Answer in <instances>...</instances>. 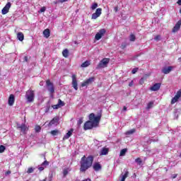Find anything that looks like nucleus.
<instances>
[{
    "label": "nucleus",
    "instance_id": "25",
    "mask_svg": "<svg viewBox=\"0 0 181 181\" xmlns=\"http://www.w3.org/2000/svg\"><path fill=\"white\" fill-rule=\"evenodd\" d=\"M136 130L135 129H132L131 130L126 132L125 135H132V134H134V132H136Z\"/></svg>",
    "mask_w": 181,
    "mask_h": 181
},
{
    "label": "nucleus",
    "instance_id": "28",
    "mask_svg": "<svg viewBox=\"0 0 181 181\" xmlns=\"http://www.w3.org/2000/svg\"><path fill=\"white\" fill-rule=\"evenodd\" d=\"M107 32V30H105V29L102 28L99 30V32L98 33H99L100 35L103 36H104V35H105V33Z\"/></svg>",
    "mask_w": 181,
    "mask_h": 181
},
{
    "label": "nucleus",
    "instance_id": "51",
    "mask_svg": "<svg viewBox=\"0 0 181 181\" xmlns=\"http://www.w3.org/2000/svg\"><path fill=\"white\" fill-rule=\"evenodd\" d=\"M67 1H69V0H59V2L61 4H63L64 2H67Z\"/></svg>",
    "mask_w": 181,
    "mask_h": 181
},
{
    "label": "nucleus",
    "instance_id": "4",
    "mask_svg": "<svg viewBox=\"0 0 181 181\" xmlns=\"http://www.w3.org/2000/svg\"><path fill=\"white\" fill-rule=\"evenodd\" d=\"M109 63V58H103L102 60L100 61V62L97 65L96 69L99 70V69H105V67H107Z\"/></svg>",
    "mask_w": 181,
    "mask_h": 181
},
{
    "label": "nucleus",
    "instance_id": "21",
    "mask_svg": "<svg viewBox=\"0 0 181 181\" xmlns=\"http://www.w3.org/2000/svg\"><path fill=\"white\" fill-rule=\"evenodd\" d=\"M101 164L100 163H95L93 165V169L95 170V172H98V170H101Z\"/></svg>",
    "mask_w": 181,
    "mask_h": 181
},
{
    "label": "nucleus",
    "instance_id": "24",
    "mask_svg": "<svg viewBox=\"0 0 181 181\" xmlns=\"http://www.w3.org/2000/svg\"><path fill=\"white\" fill-rule=\"evenodd\" d=\"M129 175V172L126 171L124 175H122V177L120 181H125V179L128 177V175Z\"/></svg>",
    "mask_w": 181,
    "mask_h": 181
},
{
    "label": "nucleus",
    "instance_id": "53",
    "mask_svg": "<svg viewBox=\"0 0 181 181\" xmlns=\"http://www.w3.org/2000/svg\"><path fill=\"white\" fill-rule=\"evenodd\" d=\"M151 142H158V139H151Z\"/></svg>",
    "mask_w": 181,
    "mask_h": 181
},
{
    "label": "nucleus",
    "instance_id": "6",
    "mask_svg": "<svg viewBox=\"0 0 181 181\" xmlns=\"http://www.w3.org/2000/svg\"><path fill=\"white\" fill-rule=\"evenodd\" d=\"M95 80V78L94 76L90 77L86 81H83V83H81V87H87V86H90V84H93L94 83V81Z\"/></svg>",
    "mask_w": 181,
    "mask_h": 181
},
{
    "label": "nucleus",
    "instance_id": "42",
    "mask_svg": "<svg viewBox=\"0 0 181 181\" xmlns=\"http://www.w3.org/2000/svg\"><path fill=\"white\" fill-rule=\"evenodd\" d=\"M138 70H139L138 68L133 69L132 71V74H135L138 71Z\"/></svg>",
    "mask_w": 181,
    "mask_h": 181
},
{
    "label": "nucleus",
    "instance_id": "31",
    "mask_svg": "<svg viewBox=\"0 0 181 181\" xmlns=\"http://www.w3.org/2000/svg\"><path fill=\"white\" fill-rule=\"evenodd\" d=\"M127 148H123L120 151V156H125V153H127Z\"/></svg>",
    "mask_w": 181,
    "mask_h": 181
},
{
    "label": "nucleus",
    "instance_id": "2",
    "mask_svg": "<svg viewBox=\"0 0 181 181\" xmlns=\"http://www.w3.org/2000/svg\"><path fill=\"white\" fill-rule=\"evenodd\" d=\"M93 162H94V157L93 156H88L87 158L83 156L81 159V172H86L88 169H90L93 166Z\"/></svg>",
    "mask_w": 181,
    "mask_h": 181
},
{
    "label": "nucleus",
    "instance_id": "29",
    "mask_svg": "<svg viewBox=\"0 0 181 181\" xmlns=\"http://www.w3.org/2000/svg\"><path fill=\"white\" fill-rule=\"evenodd\" d=\"M153 107V102H149L147 105L146 110H151Z\"/></svg>",
    "mask_w": 181,
    "mask_h": 181
},
{
    "label": "nucleus",
    "instance_id": "38",
    "mask_svg": "<svg viewBox=\"0 0 181 181\" xmlns=\"http://www.w3.org/2000/svg\"><path fill=\"white\" fill-rule=\"evenodd\" d=\"M135 162L139 165H141L142 163V160L141 159V158H137L135 159Z\"/></svg>",
    "mask_w": 181,
    "mask_h": 181
},
{
    "label": "nucleus",
    "instance_id": "1",
    "mask_svg": "<svg viewBox=\"0 0 181 181\" xmlns=\"http://www.w3.org/2000/svg\"><path fill=\"white\" fill-rule=\"evenodd\" d=\"M103 116L101 112L98 114L95 117L94 113H90L89 115V120L86 122L83 125L84 131H88V129H93L94 127H98L100 121H101V117Z\"/></svg>",
    "mask_w": 181,
    "mask_h": 181
},
{
    "label": "nucleus",
    "instance_id": "32",
    "mask_svg": "<svg viewBox=\"0 0 181 181\" xmlns=\"http://www.w3.org/2000/svg\"><path fill=\"white\" fill-rule=\"evenodd\" d=\"M57 104L61 107H64V102H63L61 99L58 100V103Z\"/></svg>",
    "mask_w": 181,
    "mask_h": 181
},
{
    "label": "nucleus",
    "instance_id": "40",
    "mask_svg": "<svg viewBox=\"0 0 181 181\" xmlns=\"http://www.w3.org/2000/svg\"><path fill=\"white\" fill-rule=\"evenodd\" d=\"M81 124H83V117H81V118L78 119V122H77L78 127H80V125H81Z\"/></svg>",
    "mask_w": 181,
    "mask_h": 181
},
{
    "label": "nucleus",
    "instance_id": "14",
    "mask_svg": "<svg viewBox=\"0 0 181 181\" xmlns=\"http://www.w3.org/2000/svg\"><path fill=\"white\" fill-rule=\"evenodd\" d=\"M17 129H21V132H23V134H26V130L28 129V127H26V124H22L17 125Z\"/></svg>",
    "mask_w": 181,
    "mask_h": 181
},
{
    "label": "nucleus",
    "instance_id": "18",
    "mask_svg": "<svg viewBox=\"0 0 181 181\" xmlns=\"http://www.w3.org/2000/svg\"><path fill=\"white\" fill-rule=\"evenodd\" d=\"M42 35H44V37L49 39V37H50V30L49 28L44 30Z\"/></svg>",
    "mask_w": 181,
    "mask_h": 181
},
{
    "label": "nucleus",
    "instance_id": "49",
    "mask_svg": "<svg viewBox=\"0 0 181 181\" xmlns=\"http://www.w3.org/2000/svg\"><path fill=\"white\" fill-rule=\"evenodd\" d=\"M177 177V174H174L173 176H172V179H176Z\"/></svg>",
    "mask_w": 181,
    "mask_h": 181
},
{
    "label": "nucleus",
    "instance_id": "39",
    "mask_svg": "<svg viewBox=\"0 0 181 181\" xmlns=\"http://www.w3.org/2000/svg\"><path fill=\"white\" fill-rule=\"evenodd\" d=\"M145 80H146V78H141L139 81V84L142 86L145 83Z\"/></svg>",
    "mask_w": 181,
    "mask_h": 181
},
{
    "label": "nucleus",
    "instance_id": "33",
    "mask_svg": "<svg viewBox=\"0 0 181 181\" xmlns=\"http://www.w3.org/2000/svg\"><path fill=\"white\" fill-rule=\"evenodd\" d=\"M35 172V168L33 167L28 168L27 173H33Z\"/></svg>",
    "mask_w": 181,
    "mask_h": 181
},
{
    "label": "nucleus",
    "instance_id": "13",
    "mask_svg": "<svg viewBox=\"0 0 181 181\" xmlns=\"http://www.w3.org/2000/svg\"><path fill=\"white\" fill-rule=\"evenodd\" d=\"M108 152H110V148L103 147L100 150L99 155H100V156H104L105 155H108Z\"/></svg>",
    "mask_w": 181,
    "mask_h": 181
},
{
    "label": "nucleus",
    "instance_id": "20",
    "mask_svg": "<svg viewBox=\"0 0 181 181\" xmlns=\"http://www.w3.org/2000/svg\"><path fill=\"white\" fill-rule=\"evenodd\" d=\"M17 39L20 40V42H23V40L25 39V35H23V33L22 32L18 33Z\"/></svg>",
    "mask_w": 181,
    "mask_h": 181
},
{
    "label": "nucleus",
    "instance_id": "50",
    "mask_svg": "<svg viewBox=\"0 0 181 181\" xmlns=\"http://www.w3.org/2000/svg\"><path fill=\"white\" fill-rule=\"evenodd\" d=\"M114 11H115V13L118 12V6H115L114 8Z\"/></svg>",
    "mask_w": 181,
    "mask_h": 181
},
{
    "label": "nucleus",
    "instance_id": "17",
    "mask_svg": "<svg viewBox=\"0 0 181 181\" xmlns=\"http://www.w3.org/2000/svg\"><path fill=\"white\" fill-rule=\"evenodd\" d=\"M74 131V129H71L66 134L65 136H64L63 137V140L64 141L65 139H69V138H70V136H71L73 135V132Z\"/></svg>",
    "mask_w": 181,
    "mask_h": 181
},
{
    "label": "nucleus",
    "instance_id": "10",
    "mask_svg": "<svg viewBox=\"0 0 181 181\" xmlns=\"http://www.w3.org/2000/svg\"><path fill=\"white\" fill-rule=\"evenodd\" d=\"M102 11H103V8H97L95 12L92 14L91 19H97V18H100V16H101Z\"/></svg>",
    "mask_w": 181,
    "mask_h": 181
},
{
    "label": "nucleus",
    "instance_id": "43",
    "mask_svg": "<svg viewBox=\"0 0 181 181\" xmlns=\"http://www.w3.org/2000/svg\"><path fill=\"white\" fill-rule=\"evenodd\" d=\"M46 11V7H42L40 10V12L41 13H42V12H45Z\"/></svg>",
    "mask_w": 181,
    "mask_h": 181
},
{
    "label": "nucleus",
    "instance_id": "45",
    "mask_svg": "<svg viewBox=\"0 0 181 181\" xmlns=\"http://www.w3.org/2000/svg\"><path fill=\"white\" fill-rule=\"evenodd\" d=\"M159 39H160V35H156V36L154 37V40H159Z\"/></svg>",
    "mask_w": 181,
    "mask_h": 181
},
{
    "label": "nucleus",
    "instance_id": "47",
    "mask_svg": "<svg viewBox=\"0 0 181 181\" xmlns=\"http://www.w3.org/2000/svg\"><path fill=\"white\" fill-rule=\"evenodd\" d=\"M132 86H134V81H132L129 83V87H132Z\"/></svg>",
    "mask_w": 181,
    "mask_h": 181
},
{
    "label": "nucleus",
    "instance_id": "12",
    "mask_svg": "<svg viewBox=\"0 0 181 181\" xmlns=\"http://www.w3.org/2000/svg\"><path fill=\"white\" fill-rule=\"evenodd\" d=\"M160 86H162V83H155L153 86L150 88L151 91H158L160 89Z\"/></svg>",
    "mask_w": 181,
    "mask_h": 181
},
{
    "label": "nucleus",
    "instance_id": "57",
    "mask_svg": "<svg viewBox=\"0 0 181 181\" xmlns=\"http://www.w3.org/2000/svg\"><path fill=\"white\" fill-rule=\"evenodd\" d=\"M54 4H57V1L54 2Z\"/></svg>",
    "mask_w": 181,
    "mask_h": 181
},
{
    "label": "nucleus",
    "instance_id": "11",
    "mask_svg": "<svg viewBox=\"0 0 181 181\" xmlns=\"http://www.w3.org/2000/svg\"><path fill=\"white\" fill-rule=\"evenodd\" d=\"M172 70H173V66H170L168 67H163L161 70L162 73H163V74H169V73H170V71H172Z\"/></svg>",
    "mask_w": 181,
    "mask_h": 181
},
{
    "label": "nucleus",
    "instance_id": "19",
    "mask_svg": "<svg viewBox=\"0 0 181 181\" xmlns=\"http://www.w3.org/2000/svg\"><path fill=\"white\" fill-rule=\"evenodd\" d=\"M69 172H71V168H64L62 171L63 177H66L67 175H69Z\"/></svg>",
    "mask_w": 181,
    "mask_h": 181
},
{
    "label": "nucleus",
    "instance_id": "55",
    "mask_svg": "<svg viewBox=\"0 0 181 181\" xmlns=\"http://www.w3.org/2000/svg\"><path fill=\"white\" fill-rule=\"evenodd\" d=\"M123 111H127V107H126V106H124V107H123Z\"/></svg>",
    "mask_w": 181,
    "mask_h": 181
},
{
    "label": "nucleus",
    "instance_id": "36",
    "mask_svg": "<svg viewBox=\"0 0 181 181\" xmlns=\"http://www.w3.org/2000/svg\"><path fill=\"white\" fill-rule=\"evenodd\" d=\"M101 37H102V35H101L99 33H98L95 35V39L96 40H100V39H101Z\"/></svg>",
    "mask_w": 181,
    "mask_h": 181
},
{
    "label": "nucleus",
    "instance_id": "48",
    "mask_svg": "<svg viewBox=\"0 0 181 181\" xmlns=\"http://www.w3.org/2000/svg\"><path fill=\"white\" fill-rule=\"evenodd\" d=\"M11 170H8L6 172L5 175L6 176H8V175H11Z\"/></svg>",
    "mask_w": 181,
    "mask_h": 181
},
{
    "label": "nucleus",
    "instance_id": "56",
    "mask_svg": "<svg viewBox=\"0 0 181 181\" xmlns=\"http://www.w3.org/2000/svg\"><path fill=\"white\" fill-rule=\"evenodd\" d=\"M180 13L181 14V8H180Z\"/></svg>",
    "mask_w": 181,
    "mask_h": 181
},
{
    "label": "nucleus",
    "instance_id": "22",
    "mask_svg": "<svg viewBox=\"0 0 181 181\" xmlns=\"http://www.w3.org/2000/svg\"><path fill=\"white\" fill-rule=\"evenodd\" d=\"M50 134H52V136H56V135H59V134H60V132L57 129L52 130L50 132Z\"/></svg>",
    "mask_w": 181,
    "mask_h": 181
},
{
    "label": "nucleus",
    "instance_id": "46",
    "mask_svg": "<svg viewBox=\"0 0 181 181\" xmlns=\"http://www.w3.org/2000/svg\"><path fill=\"white\" fill-rule=\"evenodd\" d=\"M38 170H39L40 172H42V170H45V167H42V166L40 167V168H38Z\"/></svg>",
    "mask_w": 181,
    "mask_h": 181
},
{
    "label": "nucleus",
    "instance_id": "27",
    "mask_svg": "<svg viewBox=\"0 0 181 181\" xmlns=\"http://www.w3.org/2000/svg\"><path fill=\"white\" fill-rule=\"evenodd\" d=\"M35 132L39 133V132H40V131H42V127L37 124L35 127Z\"/></svg>",
    "mask_w": 181,
    "mask_h": 181
},
{
    "label": "nucleus",
    "instance_id": "37",
    "mask_svg": "<svg viewBox=\"0 0 181 181\" xmlns=\"http://www.w3.org/2000/svg\"><path fill=\"white\" fill-rule=\"evenodd\" d=\"M52 107L53 108V110H59V108H61V106H59L57 103V105H52Z\"/></svg>",
    "mask_w": 181,
    "mask_h": 181
},
{
    "label": "nucleus",
    "instance_id": "54",
    "mask_svg": "<svg viewBox=\"0 0 181 181\" xmlns=\"http://www.w3.org/2000/svg\"><path fill=\"white\" fill-rule=\"evenodd\" d=\"M24 62H28V57H24Z\"/></svg>",
    "mask_w": 181,
    "mask_h": 181
},
{
    "label": "nucleus",
    "instance_id": "5",
    "mask_svg": "<svg viewBox=\"0 0 181 181\" xmlns=\"http://www.w3.org/2000/svg\"><path fill=\"white\" fill-rule=\"evenodd\" d=\"M46 85L47 87L48 91L50 93V94H54V85L53 83H52L49 79L46 81Z\"/></svg>",
    "mask_w": 181,
    "mask_h": 181
},
{
    "label": "nucleus",
    "instance_id": "7",
    "mask_svg": "<svg viewBox=\"0 0 181 181\" xmlns=\"http://www.w3.org/2000/svg\"><path fill=\"white\" fill-rule=\"evenodd\" d=\"M72 87L77 91L78 90V83H77V76L76 74L72 75Z\"/></svg>",
    "mask_w": 181,
    "mask_h": 181
},
{
    "label": "nucleus",
    "instance_id": "3",
    "mask_svg": "<svg viewBox=\"0 0 181 181\" xmlns=\"http://www.w3.org/2000/svg\"><path fill=\"white\" fill-rule=\"evenodd\" d=\"M25 98L28 103H33L35 101V90L28 89L25 92Z\"/></svg>",
    "mask_w": 181,
    "mask_h": 181
},
{
    "label": "nucleus",
    "instance_id": "34",
    "mask_svg": "<svg viewBox=\"0 0 181 181\" xmlns=\"http://www.w3.org/2000/svg\"><path fill=\"white\" fill-rule=\"evenodd\" d=\"M136 39V37H135V35L132 34L130 35V37H129L130 42H135Z\"/></svg>",
    "mask_w": 181,
    "mask_h": 181
},
{
    "label": "nucleus",
    "instance_id": "16",
    "mask_svg": "<svg viewBox=\"0 0 181 181\" xmlns=\"http://www.w3.org/2000/svg\"><path fill=\"white\" fill-rule=\"evenodd\" d=\"M59 124V118L57 117H54L48 124V127H52V125H57Z\"/></svg>",
    "mask_w": 181,
    "mask_h": 181
},
{
    "label": "nucleus",
    "instance_id": "26",
    "mask_svg": "<svg viewBox=\"0 0 181 181\" xmlns=\"http://www.w3.org/2000/svg\"><path fill=\"white\" fill-rule=\"evenodd\" d=\"M90 66V62L86 61L81 64V67H88Z\"/></svg>",
    "mask_w": 181,
    "mask_h": 181
},
{
    "label": "nucleus",
    "instance_id": "15",
    "mask_svg": "<svg viewBox=\"0 0 181 181\" xmlns=\"http://www.w3.org/2000/svg\"><path fill=\"white\" fill-rule=\"evenodd\" d=\"M15 104V95L13 94H11L8 97V105L12 107Z\"/></svg>",
    "mask_w": 181,
    "mask_h": 181
},
{
    "label": "nucleus",
    "instance_id": "44",
    "mask_svg": "<svg viewBox=\"0 0 181 181\" xmlns=\"http://www.w3.org/2000/svg\"><path fill=\"white\" fill-rule=\"evenodd\" d=\"M121 47L122 49H125V47H127V43H122Z\"/></svg>",
    "mask_w": 181,
    "mask_h": 181
},
{
    "label": "nucleus",
    "instance_id": "35",
    "mask_svg": "<svg viewBox=\"0 0 181 181\" xmlns=\"http://www.w3.org/2000/svg\"><path fill=\"white\" fill-rule=\"evenodd\" d=\"M98 6V4L94 3V4L92 5V6H91V10H92V11H94L95 9H97Z\"/></svg>",
    "mask_w": 181,
    "mask_h": 181
},
{
    "label": "nucleus",
    "instance_id": "23",
    "mask_svg": "<svg viewBox=\"0 0 181 181\" xmlns=\"http://www.w3.org/2000/svg\"><path fill=\"white\" fill-rule=\"evenodd\" d=\"M62 55L65 58L69 57V49H64L62 51Z\"/></svg>",
    "mask_w": 181,
    "mask_h": 181
},
{
    "label": "nucleus",
    "instance_id": "8",
    "mask_svg": "<svg viewBox=\"0 0 181 181\" xmlns=\"http://www.w3.org/2000/svg\"><path fill=\"white\" fill-rule=\"evenodd\" d=\"M11 6H12V4L11 2H8L1 10L2 15H6V13L9 12V9H11Z\"/></svg>",
    "mask_w": 181,
    "mask_h": 181
},
{
    "label": "nucleus",
    "instance_id": "30",
    "mask_svg": "<svg viewBox=\"0 0 181 181\" xmlns=\"http://www.w3.org/2000/svg\"><path fill=\"white\" fill-rule=\"evenodd\" d=\"M6 149V147H5V146L0 145V153H4Z\"/></svg>",
    "mask_w": 181,
    "mask_h": 181
},
{
    "label": "nucleus",
    "instance_id": "41",
    "mask_svg": "<svg viewBox=\"0 0 181 181\" xmlns=\"http://www.w3.org/2000/svg\"><path fill=\"white\" fill-rule=\"evenodd\" d=\"M41 166H49V161L45 160L42 164Z\"/></svg>",
    "mask_w": 181,
    "mask_h": 181
},
{
    "label": "nucleus",
    "instance_id": "52",
    "mask_svg": "<svg viewBox=\"0 0 181 181\" xmlns=\"http://www.w3.org/2000/svg\"><path fill=\"white\" fill-rule=\"evenodd\" d=\"M177 5H181V0H178L177 1Z\"/></svg>",
    "mask_w": 181,
    "mask_h": 181
},
{
    "label": "nucleus",
    "instance_id": "9",
    "mask_svg": "<svg viewBox=\"0 0 181 181\" xmlns=\"http://www.w3.org/2000/svg\"><path fill=\"white\" fill-rule=\"evenodd\" d=\"M181 97V90H177V94L171 100V105L175 104L179 101V98Z\"/></svg>",
    "mask_w": 181,
    "mask_h": 181
}]
</instances>
